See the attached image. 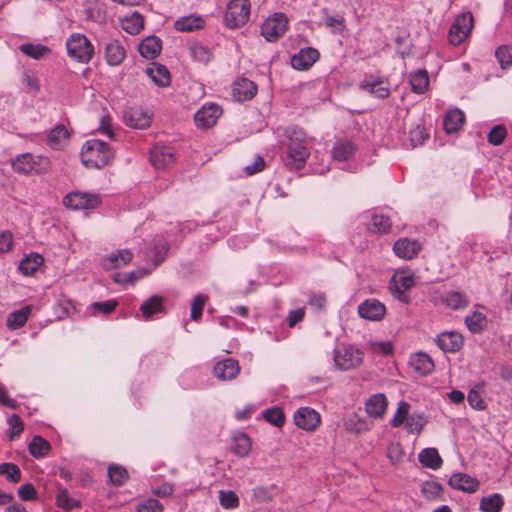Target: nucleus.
Segmentation results:
<instances>
[{
	"label": "nucleus",
	"instance_id": "obj_1",
	"mask_svg": "<svg viewBox=\"0 0 512 512\" xmlns=\"http://www.w3.org/2000/svg\"><path fill=\"white\" fill-rule=\"evenodd\" d=\"M113 158L110 146L101 140L91 139L84 143L81 149L82 163L87 168H102Z\"/></svg>",
	"mask_w": 512,
	"mask_h": 512
},
{
	"label": "nucleus",
	"instance_id": "obj_2",
	"mask_svg": "<svg viewBox=\"0 0 512 512\" xmlns=\"http://www.w3.org/2000/svg\"><path fill=\"white\" fill-rule=\"evenodd\" d=\"M250 7L249 0H231L224 15L226 26L232 29L243 26L249 20Z\"/></svg>",
	"mask_w": 512,
	"mask_h": 512
},
{
	"label": "nucleus",
	"instance_id": "obj_3",
	"mask_svg": "<svg viewBox=\"0 0 512 512\" xmlns=\"http://www.w3.org/2000/svg\"><path fill=\"white\" fill-rule=\"evenodd\" d=\"M68 55L81 63H88L94 53V48L86 36L71 35L66 42Z\"/></svg>",
	"mask_w": 512,
	"mask_h": 512
},
{
	"label": "nucleus",
	"instance_id": "obj_4",
	"mask_svg": "<svg viewBox=\"0 0 512 512\" xmlns=\"http://www.w3.org/2000/svg\"><path fill=\"white\" fill-rule=\"evenodd\" d=\"M363 353L354 346H342L334 351V362L340 370H349L359 366Z\"/></svg>",
	"mask_w": 512,
	"mask_h": 512
},
{
	"label": "nucleus",
	"instance_id": "obj_5",
	"mask_svg": "<svg viewBox=\"0 0 512 512\" xmlns=\"http://www.w3.org/2000/svg\"><path fill=\"white\" fill-rule=\"evenodd\" d=\"M473 22V15L470 12L459 15L449 30L450 44L458 46L463 43L473 28Z\"/></svg>",
	"mask_w": 512,
	"mask_h": 512
},
{
	"label": "nucleus",
	"instance_id": "obj_6",
	"mask_svg": "<svg viewBox=\"0 0 512 512\" xmlns=\"http://www.w3.org/2000/svg\"><path fill=\"white\" fill-rule=\"evenodd\" d=\"M287 17L283 13H275L267 18L261 26L262 36L269 42L277 41L287 30Z\"/></svg>",
	"mask_w": 512,
	"mask_h": 512
},
{
	"label": "nucleus",
	"instance_id": "obj_7",
	"mask_svg": "<svg viewBox=\"0 0 512 512\" xmlns=\"http://www.w3.org/2000/svg\"><path fill=\"white\" fill-rule=\"evenodd\" d=\"M309 156L310 151L306 142L289 143L286 156L284 157V164L290 170H300L304 167Z\"/></svg>",
	"mask_w": 512,
	"mask_h": 512
},
{
	"label": "nucleus",
	"instance_id": "obj_8",
	"mask_svg": "<svg viewBox=\"0 0 512 512\" xmlns=\"http://www.w3.org/2000/svg\"><path fill=\"white\" fill-rule=\"evenodd\" d=\"M100 198L97 194H90L80 191H73L67 194L63 199V204L71 209H94L100 204Z\"/></svg>",
	"mask_w": 512,
	"mask_h": 512
},
{
	"label": "nucleus",
	"instance_id": "obj_9",
	"mask_svg": "<svg viewBox=\"0 0 512 512\" xmlns=\"http://www.w3.org/2000/svg\"><path fill=\"white\" fill-rule=\"evenodd\" d=\"M320 422V415L309 407L299 408L294 414L295 425L306 431L315 430Z\"/></svg>",
	"mask_w": 512,
	"mask_h": 512
},
{
	"label": "nucleus",
	"instance_id": "obj_10",
	"mask_svg": "<svg viewBox=\"0 0 512 512\" xmlns=\"http://www.w3.org/2000/svg\"><path fill=\"white\" fill-rule=\"evenodd\" d=\"M222 109L214 103L204 105L194 116L195 123L201 128L212 127L220 117Z\"/></svg>",
	"mask_w": 512,
	"mask_h": 512
},
{
	"label": "nucleus",
	"instance_id": "obj_11",
	"mask_svg": "<svg viewBox=\"0 0 512 512\" xmlns=\"http://www.w3.org/2000/svg\"><path fill=\"white\" fill-rule=\"evenodd\" d=\"M385 313V305L376 299H367L358 306L359 316L370 321L381 320Z\"/></svg>",
	"mask_w": 512,
	"mask_h": 512
},
{
	"label": "nucleus",
	"instance_id": "obj_12",
	"mask_svg": "<svg viewBox=\"0 0 512 512\" xmlns=\"http://www.w3.org/2000/svg\"><path fill=\"white\" fill-rule=\"evenodd\" d=\"M319 58L318 50L307 47L301 49L297 54L291 57V66L296 70H307L310 68Z\"/></svg>",
	"mask_w": 512,
	"mask_h": 512
},
{
	"label": "nucleus",
	"instance_id": "obj_13",
	"mask_svg": "<svg viewBox=\"0 0 512 512\" xmlns=\"http://www.w3.org/2000/svg\"><path fill=\"white\" fill-rule=\"evenodd\" d=\"M213 372L216 378L222 381H229L237 377L240 372L238 361L227 358L215 364Z\"/></svg>",
	"mask_w": 512,
	"mask_h": 512
},
{
	"label": "nucleus",
	"instance_id": "obj_14",
	"mask_svg": "<svg viewBox=\"0 0 512 512\" xmlns=\"http://www.w3.org/2000/svg\"><path fill=\"white\" fill-rule=\"evenodd\" d=\"M393 295L402 302H408L406 291L415 285V279L411 274L400 273L392 278Z\"/></svg>",
	"mask_w": 512,
	"mask_h": 512
},
{
	"label": "nucleus",
	"instance_id": "obj_15",
	"mask_svg": "<svg viewBox=\"0 0 512 512\" xmlns=\"http://www.w3.org/2000/svg\"><path fill=\"white\" fill-rule=\"evenodd\" d=\"M256 92V84L247 78H240L233 83L232 96L237 101L250 100L254 97Z\"/></svg>",
	"mask_w": 512,
	"mask_h": 512
},
{
	"label": "nucleus",
	"instance_id": "obj_16",
	"mask_svg": "<svg viewBox=\"0 0 512 512\" xmlns=\"http://www.w3.org/2000/svg\"><path fill=\"white\" fill-rule=\"evenodd\" d=\"M436 343L444 352L455 353L463 346V337L454 331L443 332L437 336Z\"/></svg>",
	"mask_w": 512,
	"mask_h": 512
},
{
	"label": "nucleus",
	"instance_id": "obj_17",
	"mask_svg": "<svg viewBox=\"0 0 512 512\" xmlns=\"http://www.w3.org/2000/svg\"><path fill=\"white\" fill-rule=\"evenodd\" d=\"M150 162L157 169H163L174 162V151L168 146H155L150 152Z\"/></svg>",
	"mask_w": 512,
	"mask_h": 512
},
{
	"label": "nucleus",
	"instance_id": "obj_18",
	"mask_svg": "<svg viewBox=\"0 0 512 512\" xmlns=\"http://www.w3.org/2000/svg\"><path fill=\"white\" fill-rule=\"evenodd\" d=\"M124 121L130 127L145 129L150 126L151 117L141 108H129L124 113Z\"/></svg>",
	"mask_w": 512,
	"mask_h": 512
},
{
	"label": "nucleus",
	"instance_id": "obj_19",
	"mask_svg": "<svg viewBox=\"0 0 512 512\" xmlns=\"http://www.w3.org/2000/svg\"><path fill=\"white\" fill-rule=\"evenodd\" d=\"M395 254L404 259H412L421 250V245L417 240L401 238L393 246Z\"/></svg>",
	"mask_w": 512,
	"mask_h": 512
},
{
	"label": "nucleus",
	"instance_id": "obj_20",
	"mask_svg": "<svg viewBox=\"0 0 512 512\" xmlns=\"http://www.w3.org/2000/svg\"><path fill=\"white\" fill-rule=\"evenodd\" d=\"M132 259L133 253L128 249H122L103 258L102 265L105 269L112 270L130 263Z\"/></svg>",
	"mask_w": 512,
	"mask_h": 512
},
{
	"label": "nucleus",
	"instance_id": "obj_21",
	"mask_svg": "<svg viewBox=\"0 0 512 512\" xmlns=\"http://www.w3.org/2000/svg\"><path fill=\"white\" fill-rule=\"evenodd\" d=\"M449 485L454 489L468 493H473L479 488L478 480L464 473L453 474L449 480Z\"/></svg>",
	"mask_w": 512,
	"mask_h": 512
},
{
	"label": "nucleus",
	"instance_id": "obj_22",
	"mask_svg": "<svg viewBox=\"0 0 512 512\" xmlns=\"http://www.w3.org/2000/svg\"><path fill=\"white\" fill-rule=\"evenodd\" d=\"M359 87L378 99H386L390 95L389 87L383 85V80L379 77L365 79L360 82Z\"/></svg>",
	"mask_w": 512,
	"mask_h": 512
},
{
	"label": "nucleus",
	"instance_id": "obj_23",
	"mask_svg": "<svg viewBox=\"0 0 512 512\" xmlns=\"http://www.w3.org/2000/svg\"><path fill=\"white\" fill-rule=\"evenodd\" d=\"M388 401L384 394H374L365 403V410L370 417L381 418L387 408Z\"/></svg>",
	"mask_w": 512,
	"mask_h": 512
},
{
	"label": "nucleus",
	"instance_id": "obj_24",
	"mask_svg": "<svg viewBox=\"0 0 512 512\" xmlns=\"http://www.w3.org/2000/svg\"><path fill=\"white\" fill-rule=\"evenodd\" d=\"M409 364L416 372L423 376L430 374L434 369L432 358L424 352L413 354L410 357Z\"/></svg>",
	"mask_w": 512,
	"mask_h": 512
},
{
	"label": "nucleus",
	"instance_id": "obj_25",
	"mask_svg": "<svg viewBox=\"0 0 512 512\" xmlns=\"http://www.w3.org/2000/svg\"><path fill=\"white\" fill-rule=\"evenodd\" d=\"M32 313V306L26 305L21 309L14 310L7 316L6 326L10 330H17L23 327Z\"/></svg>",
	"mask_w": 512,
	"mask_h": 512
},
{
	"label": "nucleus",
	"instance_id": "obj_26",
	"mask_svg": "<svg viewBox=\"0 0 512 512\" xmlns=\"http://www.w3.org/2000/svg\"><path fill=\"white\" fill-rule=\"evenodd\" d=\"M126 52L118 40H111L105 46V58L111 66L119 65L125 59Z\"/></svg>",
	"mask_w": 512,
	"mask_h": 512
},
{
	"label": "nucleus",
	"instance_id": "obj_27",
	"mask_svg": "<svg viewBox=\"0 0 512 512\" xmlns=\"http://www.w3.org/2000/svg\"><path fill=\"white\" fill-rule=\"evenodd\" d=\"M146 73L157 86L166 87L170 84V73L164 65L151 63Z\"/></svg>",
	"mask_w": 512,
	"mask_h": 512
},
{
	"label": "nucleus",
	"instance_id": "obj_28",
	"mask_svg": "<svg viewBox=\"0 0 512 512\" xmlns=\"http://www.w3.org/2000/svg\"><path fill=\"white\" fill-rule=\"evenodd\" d=\"M164 298L159 295H153L145 300L141 306L140 311L144 320H149L153 315L164 311Z\"/></svg>",
	"mask_w": 512,
	"mask_h": 512
},
{
	"label": "nucleus",
	"instance_id": "obj_29",
	"mask_svg": "<svg viewBox=\"0 0 512 512\" xmlns=\"http://www.w3.org/2000/svg\"><path fill=\"white\" fill-rule=\"evenodd\" d=\"M139 53L146 59L156 58L162 49V42L158 37L149 36L139 44Z\"/></svg>",
	"mask_w": 512,
	"mask_h": 512
},
{
	"label": "nucleus",
	"instance_id": "obj_30",
	"mask_svg": "<svg viewBox=\"0 0 512 512\" xmlns=\"http://www.w3.org/2000/svg\"><path fill=\"white\" fill-rule=\"evenodd\" d=\"M20 83L25 93L33 96L40 93V81L34 71L24 69L20 77Z\"/></svg>",
	"mask_w": 512,
	"mask_h": 512
},
{
	"label": "nucleus",
	"instance_id": "obj_31",
	"mask_svg": "<svg viewBox=\"0 0 512 512\" xmlns=\"http://www.w3.org/2000/svg\"><path fill=\"white\" fill-rule=\"evenodd\" d=\"M464 121L465 115L461 110H451L444 117L443 128L446 133L451 134L457 132L464 124Z\"/></svg>",
	"mask_w": 512,
	"mask_h": 512
},
{
	"label": "nucleus",
	"instance_id": "obj_32",
	"mask_svg": "<svg viewBox=\"0 0 512 512\" xmlns=\"http://www.w3.org/2000/svg\"><path fill=\"white\" fill-rule=\"evenodd\" d=\"M419 462L427 468L438 469L442 465V459L435 448H425L418 455Z\"/></svg>",
	"mask_w": 512,
	"mask_h": 512
},
{
	"label": "nucleus",
	"instance_id": "obj_33",
	"mask_svg": "<svg viewBox=\"0 0 512 512\" xmlns=\"http://www.w3.org/2000/svg\"><path fill=\"white\" fill-rule=\"evenodd\" d=\"M175 29L182 32H193L204 27V20L199 16L189 15L176 20Z\"/></svg>",
	"mask_w": 512,
	"mask_h": 512
},
{
	"label": "nucleus",
	"instance_id": "obj_34",
	"mask_svg": "<svg viewBox=\"0 0 512 512\" xmlns=\"http://www.w3.org/2000/svg\"><path fill=\"white\" fill-rule=\"evenodd\" d=\"M70 134L64 125H57L48 134V144L53 149H60L68 141Z\"/></svg>",
	"mask_w": 512,
	"mask_h": 512
},
{
	"label": "nucleus",
	"instance_id": "obj_35",
	"mask_svg": "<svg viewBox=\"0 0 512 512\" xmlns=\"http://www.w3.org/2000/svg\"><path fill=\"white\" fill-rule=\"evenodd\" d=\"M20 51L26 56L40 60L45 58L51 53V49L40 43H23L19 47Z\"/></svg>",
	"mask_w": 512,
	"mask_h": 512
},
{
	"label": "nucleus",
	"instance_id": "obj_36",
	"mask_svg": "<svg viewBox=\"0 0 512 512\" xmlns=\"http://www.w3.org/2000/svg\"><path fill=\"white\" fill-rule=\"evenodd\" d=\"M465 324L472 333H480L487 327V317L479 311H474L465 317Z\"/></svg>",
	"mask_w": 512,
	"mask_h": 512
},
{
	"label": "nucleus",
	"instance_id": "obj_37",
	"mask_svg": "<svg viewBox=\"0 0 512 512\" xmlns=\"http://www.w3.org/2000/svg\"><path fill=\"white\" fill-rule=\"evenodd\" d=\"M409 83L412 91L415 93H423L429 86V76L426 70H418L409 76Z\"/></svg>",
	"mask_w": 512,
	"mask_h": 512
},
{
	"label": "nucleus",
	"instance_id": "obj_38",
	"mask_svg": "<svg viewBox=\"0 0 512 512\" xmlns=\"http://www.w3.org/2000/svg\"><path fill=\"white\" fill-rule=\"evenodd\" d=\"M251 450V440L244 433H237L233 436L231 451L239 457H246Z\"/></svg>",
	"mask_w": 512,
	"mask_h": 512
},
{
	"label": "nucleus",
	"instance_id": "obj_39",
	"mask_svg": "<svg viewBox=\"0 0 512 512\" xmlns=\"http://www.w3.org/2000/svg\"><path fill=\"white\" fill-rule=\"evenodd\" d=\"M503 505L504 499L502 495L494 493L481 499L480 510L483 512H500Z\"/></svg>",
	"mask_w": 512,
	"mask_h": 512
},
{
	"label": "nucleus",
	"instance_id": "obj_40",
	"mask_svg": "<svg viewBox=\"0 0 512 512\" xmlns=\"http://www.w3.org/2000/svg\"><path fill=\"white\" fill-rule=\"evenodd\" d=\"M144 26V18L138 12L127 15L122 20V28L129 34H137Z\"/></svg>",
	"mask_w": 512,
	"mask_h": 512
},
{
	"label": "nucleus",
	"instance_id": "obj_41",
	"mask_svg": "<svg viewBox=\"0 0 512 512\" xmlns=\"http://www.w3.org/2000/svg\"><path fill=\"white\" fill-rule=\"evenodd\" d=\"M30 454L36 458H41L51 450L50 443L41 436H34L28 446Z\"/></svg>",
	"mask_w": 512,
	"mask_h": 512
},
{
	"label": "nucleus",
	"instance_id": "obj_42",
	"mask_svg": "<svg viewBox=\"0 0 512 512\" xmlns=\"http://www.w3.org/2000/svg\"><path fill=\"white\" fill-rule=\"evenodd\" d=\"M43 263V257L37 253L30 254L26 258H24L19 265V270L24 275H31L35 271L38 270V268Z\"/></svg>",
	"mask_w": 512,
	"mask_h": 512
},
{
	"label": "nucleus",
	"instance_id": "obj_43",
	"mask_svg": "<svg viewBox=\"0 0 512 512\" xmlns=\"http://www.w3.org/2000/svg\"><path fill=\"white\" fill-rule=\"evenodd\" d=\"M446 305L452 309H464L468 306L469 301L466 295L460 291H451L444 298Z\"/></svg>",
	"mask_w": 512,
	"mask_h": 512
},
{
	"label": "nucleus",
	"instance_id": "obj_44",
	"mask_svg": "<svg viewBox=\"0 0 512 512\" xmlns=\"http://www.w3.org/2000/svg\"><path fill=\"white\" fill-rule=\"evenodd\" d=\"M345 428L349 432L361 433L369 429L367 421L357 413L351 414L345 421Z\"/></svg>",
	"mask_w": 512,
	"mask_h": 512
},
{
	"label": "nucleus",
	"instance_id": "obj_45",
	"mask_svg": "<svg viewBox=\"0 0 512 512\" xmlns=\"http://www.w3.org/2000/svg\"><path fill=\"white\" fill-rule=\"evenodd\" d=\"M355 147L351 142H337L333 147V158L337 161H346L354 153Z\"/></svg>",
	"mask_w": 512,
	"mask_h": 512
},
{
	"label": "nucleus",
	"instance_id": "obj_46",
	"mask_svg": "<svg viewBox=\"0 0 512 512\" xmlns=\"http://www.w3.org/2000/svg\"><path fill=\"white\" fill-rule=\"evenodd\" d=\"M33 155L31 153H24L13 161L12 166L15 171L23 174L33 173L32 167Z\"/></svg>",
	"mask_w": 512,
	"mask_h": 512
},
{
	"label": "nucleus",
	"instance_id": "obj_47",
	"mask_svg": "<svg viewBox=\"0 0 512 512\" xmlns=\"http://www.w3.org/2000/svg\"><path fill=\"white\" fill-rule=\"evenodd\" d=\"M108 476L111 483L116 486H121L128 480L127 470L124 467L116 464L109 466Z\"/></svg>",
	"mask_w": 512,
	"mask_h": 512
},
{
	"label": "nucleus",
	"instance_id": "obj_48",
	"mask_svg": "<svg viewBox=\"0 0 512 512\" xmlns=\"http://www.w3.org/2000/svg\"><path fill=\"white\" fill-rule=\"evenodd\" d=\"M263 418L276 427H282L285 422V415L281 408L271 407L263 411Z\"/></svg>",
	"mask_w": 512,
	"mask_h": 512
},
{
	"label": "nucleus",
	"instance_id": "obj_49",
	"mask_svg": "<svg viewBox=\"0 0 512 512\" xmlns=\"http://www.w3.org/2000/svg\"><path fill=\"white\" fill-rule=\"evenodd\" d=\"M219 502L224 509H236L240 505L239 497L232 490L219 491Z\"/></svg>",
	"mask_w": 512,
	"mask_h": 512
},
{
	"label": "nucleus",
	"instance_id": "obj_50",
	"mask_svg": "<svg viewBox=\"0 0 512 512\" xmlns=\"http://www.w3.org/2000/svg\"><path fill=\"white\" fill-rule=\"evenodd\" d=\"M425 424L426 420L424 419L423 415L413 413L408 415L405 426L409 433L419 434L422 431Z\"/></svg>",
	"mask_w": 512,
	"mask_h": 512
},
{
	"label": "nucleus",
	"instance_id": "obj_51",
	"mask_svg": "<svg viewBox=\"0 0 512 512\" xmlns=\"http://www.w3.org/2000/svg\"><path fill=\"white\" fill-rule=\"evenodd\" d=\"M0 475H3L11 483H18L21 480V470L13 463L0 464Z\"/></svg>",
	"mask_w": 512,
	"mask_h": 512
},
{
	"label": "nucleus",
	"instance_id": "obj_52",
	"mask_svg": "<svg viewBox=\"0 0 512 512\" xmlns=\"http://www.w3.org/2000/svg\"><path fill=\"white\" fill-rule=\"evenodd\" d=\"M391 225L392 223L389 217L384 215H374L369 229L374 233H387L390 230Z\"/></svg>",
	"mask_w": 512,
	"mask_h": 512
},
{
	"label": "nucleus",
	"instance_id": "obj_53",
	"mask_svg": "<svg viewBox=\"0 0 512 512\" xmlns=\"http://www.w3.org/2000/svg\"><path fill=\"white\" fill-rule=\"evenodd\" d=\"M56 503L60 508L68 511L79 506V502L71 498L66 489H59L56 497Z\"/></svg>",
	"mask_w": 512,
	"mask_h": 512
},
{
	"label": "nucleus",
	"instance_id": "obj_54",
	"mask_svg": "<svg viewBox=\"0 0 512 512\" xmlns=\"http://www.w3.org/2000/svg\"><path fill=\"white\" fill-rule=\"evenodd\" d=\"M206 301L207 296L203 294H198L193 298L191 303V319L193 321L201 319Z\"/></svg>",
	"mask_w": 512,
	"mask_h": 512
},
{
	"label": "nucleus",
	"instance_id": "obj_55",
	"mask_svg": "<svg viewBox=\"0 0 512 512\" xmlns=\"http://www.w3.org/2000/svg\"><path fill=\"white\" fill-rule=\"evenodd\" d=\"M409 408L410 405L405 401H401L398 404L397 411L390 422L392 427H399L403 423H406V419L409 415Z\"/></svg>",
	"mask_w": 512,
	"mask_h": 512
},
{
	"label": "nucleus",
	"instance_id": "obj_56",
	"mask_svg": "<svg viewBox=\"0 0 512 512\" xmlns=\"http://www.w3.org/2000/svg\"><path fill=\"white\" fill-rule=\"evenodd\" d=\"M33 173L45 174L51 170V161L48 157L43 155H33L32 161Z\"/></svg>",
	"mask_w": 512,
	"mask_h": 512
},
{
	"label": "nucleus",
	"instance_id": "obj_57",
	"mask_svg": "<svg viewBox=\"0 0 512 512\" xmlns=\"http://www.w3.org/2000/svg\"><path fill=\"white\" fill-rule=\"evenodd\" d=\"M284 135L289 140V143L306 142V133L302 128L295 125L288 126L284 131Z\"/></svg>",
	"mask_w": 512,
	"mask_h": 512
},
{
	"label": "nucleus",
	"instance_id": "obj_58",
	"mask_svg": "<svg viewBox=\"0 0 512 512\" xmlns=\"http://www.w3.org/2000/svg\"><path fill=\"white\" fill-rule=\"evenodd\" d=\"M495 56L500 66L505 69L512 64V47L503 45L497 48Z\"/></svg>",
	"mask_w": 512,
	"mask_h": 512
},
{
	"label": "nucleus",
	"instance_id": "obj_59",
	"mask_svg": "<svg viewBox=\"0 0 512 512\" xmlns=\"http://www.w3.org/2000/svg\"><path fill=\"white\" fill-rule=\"evenodd\" d=\"M117 305H118V302L116 300L111 299V300L104 301V302H93L89 306V309H91L95 314L101 313L104 315H108L115 310Z\"/></svg>",
	"mask_w": 512,
	"mask_h": 512
},
{
	"label": "nucleus",
	"instance_id": "obj_60",
	"mask_svg": "<svg viewBox=\"0 0 512 512\" xmlns=\"http://www.w3.org/2000/svg\"><path fill=\"white\" fill-rule=\"evenodd\" d=\"M8 424L10 426L9 439L14 440L15 438L19 437L23 432L24 424L17 414H13L9 417Z\"/></svg>",
	"mask_w": 512,
	"mask_h": 512
},
{
	"label": "nucleus",
	"instance_id": "obj_61",
	"mask_svg": "<svg viewBox=\"0 0 512 512\" xmlns=\"http://www.w3.org/2000/svg\"><path fill=\"white\" fill-rule=\"evenodd\" d=\"M192 57L202 63H208L211 59V52L208 48L195 44L190 47Z\"/></svg>",
	"mask_w": 512,
	"mask_h": 512
},
{
	"label": "nucleus",
	"instance_id": "obj_62",
	"mask_svg": "<svg viewBox=\"0 0 512 512\" xmlns=\"http://www.w3.org/2000/svg\"><path fill=\"white\" fill-rule=\"evenodd\" d=\"M322 13L325 15V25L329 28H334L338 32H342L345 28V19L343 17H334L328 15V9L323 8Z\"/></svg>",
	"mask_w": 512,
	"mask_h": 512
},
{
	"label": "nucleus",
	"instance_id": "obj_63",
	"mask_svg": "<svg viewBox=\"0 0 512 512\" xmlns=\"http://www.w3.org/2000/svg\"><path fill=\"white\" fill-rule=\"evenodd\" d=\"M506 129L502 125L493 127L488 133V141L493 145H500L506 137Z\"/></svg>",
	"mask_w": 512,
	"mask_h": 512
},
{
	"label": "nucleus",
	"instance_id": "obj_64",
	"mask_svg": "<svg viewBox=\"0 0 512 512\" xmlns=\"http://www.w3.org/2000/svg\"><path fill=\"white\" fill-rule=\"evenodd\" d=\"M162 511H163L162 504L154 498H150V499L143 501L137 507V512H162Z\"/></svg>",
	"mask_w": 512,
	"mask_h": 512
}]
</instances>
